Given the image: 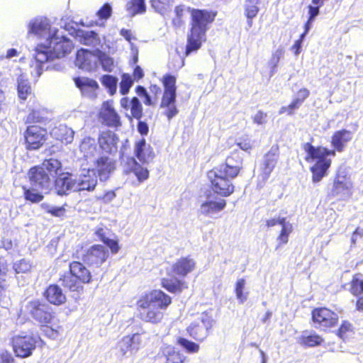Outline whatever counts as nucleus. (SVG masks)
<instances>
[{
    "label": "nucleus",
    "mask_w": 363,
    "mask_h": 363,
    "mask_svg": "<svg viewBox=\"0 0 363 363\" xmlns=\"http://www.w3.org/2000/svg\"><path fill=\"white\" fill-rule=\"evenodd\" d=\"M187 13L190 15V28L184 51L186 56L198 51L206 41V33L215 21L218 12L216 10L187 6Z\"/></svg>",
    "instance_id": "obj_1"
},
{
    "label": "nucleus",
    "mask_w": 363,
    "mask_h": 363,
    "mask_svg": "<svg viewBox=\"0 0 363 363\" xmlns=\"http://www.w3.org/2000/svg\"><path fill=\"white\" fill-rule=\"evenodd\" d=\"M172 303L169 296L161 290H152L142 295L137 301L140 318L152 323H160L163 318V310Z\"/></svg>",
    "instance_id": "obj_2"
},
{
    "label": "nucleus",
    "mask_w": 363,
    "mask_h": 363,
    "mask_svg": "<svg viewBox=\"0 0 363 363\" xmlns=\"http://www.w3.org/2000/svg\"><path fill=\"white\" fill-rule=\"evenodd\" d=\"M134 155L141 164L133 157L123 158L122 162L123 172L127 174L133 173L137 177L138 182L142 183L149 177V171L145 165L153 159L155 155L152 147L146 143L144 138L135 142Z\"/></svg>",
    "instance_id": "obj_3"
},
{
    "label": "nucleus",
    "mask_w": 363,
    "mask_h": 363,
    "mask_svg": "<svg viewBox=\"0 0 363 363\" xmlns=\"http://www.w3.org/2000/svg\"><path fill=\"white\" fill-rule=\"evenodd\" d=\"M303 148L306 152V160L314 162L310 169L312 172V181L318 183L328 175V170L331 165V160L328 157H335V150H330L323 147H315L309 143L303 144Z\"/></svg>",
    "instance_id": "obj_4"
},
{
    "label": "nucleus",
    "mask_w": 363,
    "mask_h": 363,
    "mask_svg": "<svg viewBox=\"0 0 363 363\" xmlns=\"http://www.w3.org/2000/svg\"><path fill=\"white\" fill-rule=\"evenodd\" d=\"M235 177H228V174L218 167L208 172V179L211 184V189L215 194L221 196H230L235 190L232 180Z\"/></svg>",
    "instance_id": "obj_5"
},
{
    "label": "nucleus",
    "mask_w": 363,
    "mask_h": 363,
    "mask_svg": "<svg viewBox=\"0 0 363 363\" xmlns=\"http://www.w3.org/2000/svg\"><path fill=\"white\" fill-rule=\"evenodd\" d=\"M213 322L214 320L211 315L206 312L202 313L187 328V333L194 339L203 341L208 335Z\"/></svg>",
    "instance_id": "obj_6"
},
{
    "label": "nucleus",
    "mask_w": 363,
    "mask_h": 363,
    "mask_svg": "<svg viewBox=\"0 0 363 363\" xmlns=\"http://www.w3.org/2000/svg\"><path fill=\"white\" fill-rule=\"evenodd\" d=\"M30 186L33 189L40 190L42 193L48 194L53 188L54 179L49 174L38 166L31 168L28 172Z\"/></svg>",
    "instance_id": "obj_7"
},
{
    "label": "nucleus",
    "mask_w": 363,
    "mask_h": 363,
    "mask_svg": "<svg viewBox=\"0 0 363 363\" xmlns=\"http://www.w3.org/2000/svg\"><path fill=\"white\" fill-rule=\"evenodd\" d=\"M26 310L33 319L42 324L50 323L54 317L52 307L38 300L29 301Z\"/></svg>",
    "instance_id": "obj_8"
},
{
    "label": "nucleus",
    "mask_w": 363,
    "mask_h": 363,
    "mask_svg": "<svg viewBox=\"0 0 363 363\" xmlns=\"http://www.w3.org/2000/svg\"><path fill=\"white\" fill-rule=\"evenodd\" d=\"M91 162L94 166L91 169L94 171V174L99 178L101 182L107 181L116 167V160L105 155L94 158Z\"/></svg>",
    "instance_id": "obj_9"
},
{
    "label": "nucleus",
    "mask_w": 363,
    "mask_h": 363,
    "mask_svg": "<svg viewBox=\"0 0 363 363\" xmlns=\"http://www.w3.org/2000/svg\"><path fill=\"white\" fill-rule=\"evenodd\" d=\"M109 252L102 245H94L84 251L82 260L91 267L99 268L108 257Z\"/></svg>",
    "instance_id": "obj_10"
},
{
    "label": "nucleus",
    "mask_w": 363,
    "mask_h": 363,
    "mask_svg": "<svg viewBox=\"0 0 363 363\" xmlns=\"http://www.w3.org/2000/svg\"><path fill=\"white\" fill-rule=\"evenodd\" d=\"M38 340H40V337L38 336H15L12 342L16 356L22 358L30 356Z\"/></svg>",
    "instance_id": "obj_11"
},
{
    "label": "nucleus",
    "mask_w": 363,
    "mask_h": 363,
    "mask_svg": "<svg viewBox=\"0 0 363 363\" xmlns=\"http://www.w3.org/2000/svg\"><path fill=\"white\" fill-rule=\"evenodd\" d=\"M51 55L55 58H61L70 53L74 48L72 41L65 37L57 35V30L48 41Z\"/></svg>",
    "instance_id": "obj_12"
},
{
    "label": "nucleus",
    "mask_w": 363,
    "mask_h": 363,
    "mask_svg": "<svg viewBox=\"0 0 363 363\" xmlns=\"http://www.w3.org/2000/svg\"><path fill=\"white\" fill-rule=\"evenodd\" d=\"M26 147L28 150L40 148L47 140V131L38 125L27 128L24 133Z\"/></svg>",
    "instance_id": "obj_13"
},
{
    "label": "nucleus",
    "mask_w": 363,
    "mask_h": 363,
    "mask_svg": "<svg viewBox=\"0 0 363 363\" xmlns=\"http://www.w3.org/2000/svg\"><path fill=\"white\" fill-rule=\"evenodd\" d=\"M331 194L342 199L349 198L352 194V183L345 170H339L334 180Z\"/></svg>",
    "instance_id": "obj_14"
},
{
    "label": "nucleus",
    "mask_w": 363,
    "mask_h": 363,
    "mask_svg": "<svg viewBox=\"0 0 363 363\" xmlns=\"http://www.w3.org/2000/svg\"><path fill=\"white\" fill-rule=\"evenodd\" d=\"M57 30H52L51 24L47 18H36L28 24V34H33L40 39H46L47 42Z\"/></svg>",
    "instance_id": "obj_15"
},
{
    "label": "nucleus",
    "mask_w": 363,
    "mask_h": 363,
    "mask_svg": "<svg viewBox=\"0 0 363 363\" xmlns=\"http://www.w3.org/2000/svg\"><path fill=\"white\" fill-rule=\"evenodd\" d=\"M76 191H93L98 183L97 176L94 171L88 168L84 169L78 177H74Z\"/></svg>",
    "instance_id": "obj_16"
},
{
    "label": "nucleus",
    "mask_w": 363,
    "mask_h": 363,
    "mask_svg": "<svg viewBox=\"0 0 363 363\" xmlns=\"http://www.w3.org/2000/svg\"><path fill=\"white\" fill-rule=\"evenodd\" d=\"M312 318L315 327L318 328L333 327L338 320L337 315L326 308L314 309L312 313Z\"/></svg>",
    "instance_id": "obj_17"
},
{
    "label": "nucleus",
    "mask_w": 363,
    "mask_h": 363,
    "mask_svg": "<svg viewBox=\"0 0 363 363\" xmlns=\"http://www.w3.org/2000/svg\"><path fill=\"white\" fill-rule=\"evenodd\" d=\"M75 64L80 69L88 72L95 70L97 68V50L92 52L83 48L79 50L76 55Z\"/></svg>",
    "instance_id": "obj_18"
},
{
    "label": "nucleus",
    "mask_w": 363,
    "mask_h": 363,
    "mask_svg": "<svg viewBox=\"0 0 363 363\" xmlns=\"http://www.w3.org/2000/svg\"><path fill=\"white\" fill-rule=\"evenodd\" d=\"M53 186L59 196L68 195L71 191H76L74 176L68 172L60 174L54 179Z\"/></svg>",
    "instance_id": "obj_19"
},
{
    "label": "nucleus",
    "mask_w": 363,
    "mask_h": 363,
    "mask_svg": "<svg viewBox=\"0 0 363 363\" xmlns=\"http://www.w3.org/2000/svg\"><path fill=\"white\" fill-rule=\"evenodd\" d=\"M226 206V201L223 199L213 200V196L207 195L206 200L203 202L199 208V213L205 216L212 218L216 213L223 211Z\"/></svg>",
    "instance_id": "obj_20"
},
{
    "label": "nucleus",
    "mask_w": 363,
    "mask_h": 363,
    "mask_svg": "<svg viewBox=\"0 0 363 363\" xmlns=\"http://www.w3.org/2000/svg\"><path fill=\"white\" fill-rule=\"evenodd\" d=\"M218 168L226 172L228 177H236L242 168V158L238 153L234 152L226 158L225 164Z\"/></svg>",
    "instance_id": "obj_21"
},
{
    "label": "nucleus",
    "mask_w": 363,
    "mask_h": 363,
    "mask_svg": "<svg viewBox=\"0 0 363 363\" xmlns=\"http://www.w3.org/2000/svg\"><path fill=\"white\" fill-rule=\"evenodd\" d=\"M196 262L190 257L178 259L172 266V271L179 277H185L188 274L194 270Z\"/></svg>",
    "instance_id": "obj_22"
},
{
    "label": "nucleus",
    "mask_w": 363,
    "mask_h": 363,
    "mask_svg": "<svg viewBox=\"0 0 363 363\" xmlns=\"http://www.w3.org/2000/svg\"><path fill=\"white\" fill-rule=\"evenodd\" d=\"M118 138L117 135L111 132H103L99 138L100 147L106 152L114 154L118 150Z\"/></svg>",
    "instance_id": "obj_23"
},
{
    "label": "nucleus",
    "mask_w": 363,
    "mask_h": 363,
    "mask_svg": "<svg viewBox=\"0 0 363 363\" xmlns=\"http://www.w3.org/2000/svg\"><path fill=\"white\" fill-rule=\"evenodd\" d=\"M100 116L106 124L111 127L120 125V118L110 102H104L100 111Z\"/></svg>",
    "instance_id": "obj_24"
},
{
    "label": "nucleus",
    "mask_w": 363,
    "mask_h": 363,
    "mask_svg": "<svg viewBox=\"0 0 363 363\" xmlns=\"http://www.w3.org/2000/svg\"><path fill=\"white\" fill-rule=\"evenodd\" d=\"M69 274L78 279L83 284H89L91 280V274L89 270L79 262L69 263Z\"/></svg>",
    "instance_id": "obj_25"
},
{
    "label": "nucleus",
    "mask_w": 363,
    "mask_h": 363,
    "mask_svg": "<svg viewBox=\"0 0 363 363\" xmlns=\"http://www.w3.org/2000/svg\"><path fill=\"white\" fill-rule=\"evenodd\" d=\"M353 134L351 131L343 129L336 131L333 137L331 143L337 152H342L346 147L347 143L352 140Z\"/></svg>",
    "instance_id": "obj_26"
},
{
    "label": "nucleus",
    "mask_w": 363,
    "mask_h": 363,
    "mask_svg": "<svg viewBox=\"0 0 363 363\" xmlns=\"http://www.w3.org/2000/svg\"><path fill=\"white\" fill-rule=\"evenodd\" d=\"M44 295L46 299L53 305L60 306L66 301V296L61 288L55 284L48 286Z\"/></svg>",
    "instance_id": "obj_27"
},
{
    "label": "nucleus",
    "mask_w": 363,
    "mask_h": 363,
    "mask_svg": "<svg viewBox=\"0 0 363 363\" xmlns=\"http://www.w3.org/2000/svg\"><path fill=\"white\" fill-rule=\"evenodd\" d=\"M52 134L62 143L69 144L73 140L74 132L65 125H60L52 130Z\"/></svg>",
    "instance_id": "obj_28"
},
{
    "label": "nucleus",
    "mask_w": 363,
    "mask_h": 363,
    "mask_svg": "<svg viewBox=\"0 0 363 363\" xmlns=\"http://www.w3.org/2000/svg\"><path fill=\"white\" fill-rule=\"evenodd\" d=\"M80 150L86 160L91 162L96 158L95 155L97 152L95 140L91 138H84L80 145Z\"/></svg>",
    "instance_id": "obj_29"
},
{
    "label": "nucleus",
    "mask_w": 363,
    "mask_h": 363,
    "mask_svg": "<svg viewBox=\"0 0 363 363\" xmlns=\"http://www.w3.org/2000/svg\"><path fill=\"white\" fill-rule=\"evenodd\" d=\"M278 153L277 149L272 148L264 157L263 161V171L264 174L269 177L271 172L273 171L275 167L277 160H278Z\"/></svg>",
    "instance_id": "obj_30"
},
{
    "label": "nucleus",
    "mask_w": 363,
    "mask_h": 363,
    "mask_svg": "<svg viewBox=\"0 0 363 363\" xmlns=\"http://www.w3.org/2000/svg\"><path fill=\"white\" fill-rule=\"evenodd\" d=\"M38 167L42 168L46 174H49V176L55 179L61 171L62 164L59 160L50 158L44 160L42 164Z\"/></svg>",
    "instance_id": "obj_31"
},
{
    "label": "nucleus",
    "mask_w": 363,
    "mask_h": 363,
    "mask_svg": "<svg viewBox=\"0 0 363 363\" xmlns=\"http://www.w3.org/2000/svg\"><path fill=\"white\" fill-rule=\"evenodd\" d=\"M75 86L80 91H96L99 89L97 82L87 77H76L73 78Z\"/></svg>",
    "instance_id": "obj_32"
},
{
    "label": "nucleus",
    "mask_w": 363,
    "mask_h": 363,
    "mask_svg": "<svg viewBox=\"0 0 363 363\" xmlns=\"http://www.w3.org/2000/svg\"><path fill=\"white\" fill-rule=\"evenodd\" d=\"M162 286L168 291L172 293L181 292L183 289L186 288L185 283L177 277L163 278L162 279Z\"/></svg>",
    "instance_id": "obj_33"
},
{
    "label": "nucleus",
    "mask_w": 363,
    "mask_h": 363,
    "mask_svg": "<svg viewBox=\"0 0 363 363\" xmlns=\"http://www.w3.org/2000/svg\"><path fill=\"white\" fill-rule=\"evenodd\" d=\"M260 0H246L245 5V15L250 27L252 26V19L257 16L259 8L258 6Z\"/></svg>",
    "instance_id": "obj_34"
},
{
    "label": "nucleus",
    "mask_w": 363,
    "mask_h": 363,
    "mask_svg": "<svg viewBox=\"0 0 363 363\" xmlns=\"http://www.w3.org/2000/svg\"><path fill=\"white\" fill-rule=\"evenodd\" d=\"M60 279L64 287L71 291L79 292L83 290V283L69 273L63 275Z\"/></svg>",
    "instance_id": "obj_35"
},
{
    "label": "nucleus",
    "mask_w": 363,
    "mask_h": 363,
    "mask_svg": "<svg viewBox=\"0 0 363 363\" xmlns=\"http://www.w3.org/2000/svg\"><path fill=\"white\" fill-rule=\"evenodd\" d=\"M162 353L166 357L167 363H183L185 360V357L172 346L163 347Z\"/></svg>",
    "instance_id": "obj_36"
},
{
    "label": "nucleus",
    "mask_w": 363,
    "mask_h": 363,
    "mask_svg": "<svg viewBox=\"0 0 363 363\" xmlns=\"http://www.w3.org/2000/svg\"><path fill=\"white\" fill-rule=\"evenodd\" d=\"M76 38L83 45H92L97 41L98 35L94 30L85 31L78 30L76 32Z\"/></svg>",
    "instance_id": "obj_37"
},
{
    "label": "nucleus",
    "mask_w": 363,
    "mask_h": 363,
    "mask_svg": "<svg viewBox=\"0 0 363 363\" xmlns=\"http://www.w3.org/2000/svg\"><path fill=\"white\" fill-rule=\"evenodd\" d=\"M35 59L38 63L42 65L48 62L50 59L54 58L51 55L49 45L39 44L35 48Z\"/></svg>",
    "instance_id": "obj_38"
},
{
    "label": "nucleus",
    "mask_w": 363,
    "mask_h": 363,
    "mask_svg": "<svg viewBox=\"0 0 363 363\" xmlns=\"http://www.w3.org/2000/svg\"><path fill=\"white\" fill-rule=\"evenodd\" d=\"M116 349L118 350V355L121 357H128L136 352L135 350L133 348L130 336H125L119 341Z\"/></svg>",
    "instance_id": "obj_39"
},
{
    "label": "nucleus",
    "mask_w": 363,
    "mask_h": 363,
    "mask_svg": "<svg viewBox=\"0 0 363 363\" xmlns=\"http://www.w3.org/2000/svg\"><path fill=\"white\" fill-rule=\"evenodd\" d=\"M280 225L281 226V230L277 239L278 242L277 249H278L281 245H284L288 242L289 236L293 230L292 224L289 221H286V218H283L282 223L280 224Z\"/></svg>",
    "instance_id": "obj_40"
},
{
    "label": "nucleus",
    "mask_w": 363,
    "mask_h": 363,
    "mask_svg": "<svg viewBox=\"0 0 363 363\" xmlns=\"http://www.w3.org/2000/svg\"><path fill=\"white\" fill-rule=\"evenodd\" d=\"M51 113L46 108L33 110L28 116V121L32 123H45L50 120Z\"/></svg>",
    "instance_id": "obj_41"
},
{
    "label": "nucleus",
    "mask_w": 363,
    "mask_h": 363,
    "mask_svg": "<svg viewBox=\"0 0 363 363\" xmlns=\"http://www.w3.org/2000/svg\"><path fill=\"white\" fill-rule=\"evenodd\" d=\"M301 94H298L296 98L288 106H282L279 110V114L287 112L288 114H292L293 112L299 108L303 101L308 97V94L306 92H300Z\"/></svg>",
    "instance_id": "obj_42"
},
{
    "label": "nucleus",
    "mask_w": 363,
    "mask_h": 363,
    "mask_svg": "<svg viewBox=\"0 0 363 363\" xmlns=\"http://www.w3.org/2000/svg\"><path fill=\"white\" fill-rule=\"evenodd\" d=\"M126 9L132 16L144 13L146 11L145 0H130L127 3Z\"/></svg>",
    "instance_id": "obj_43"
},
{
    "label": "nucleus",
    "mask_w": 363,
    "mask_h": 363,
    "mask_svg": "<svg viewBox=\"0 0 363 363\" xmlns=\"http://www.w3.org/2000/svg\"><path fill=\"white\" fill-rule=\"evenodd\" d=\"M99 62L103 69L106 72H111L114 69V60L106 52L97 50V62Z\"/></svg>",
    "instance_id": "obj_44"
},
{
    "label": "nucleus",
    "mask_w": 363,
    "mask_h": 363,
    "mask_svg": "<svg viewBox=\"0 0 363 363\" xmlns=\"http://www.w3.org/2000/svg\"><path fill=\"white\" fill-rule=\"evenodd\" d=\"M175 18L172 20V24L175 27H180L185 23V16L187 13V7L179 5L174 8Z\"/></svg>",
    "instance_id": "obj_45"
},
{
    "label": "nucleus",
    "mask_w": 363,
    "mask_h": 363,
    "mask_svg": "<svg viewBox=\"0 0 363 363\" xmlns=\"http://www.w3.org/2000/svg\"><path fill=\"white\" fill-rule=\"evenodd\" d=\"M24 190V197L26 200L29 201L32 203H39L40 202L44 196L40 190L33 189V186H30V189L23 188Z\"/></svg>",
    "instance_id": "obj_46"
},
{
    "label": "nucleus",
    "mask_w": 363,
    "mask_h": 363,
    "mask_svg": "<svg viewBox=\"0 0 363 363\" xmlns=\"http://www.w3.org/2000/svg\"><path fill=\"white\" fill-rule=\"evenodd\" d=\"M101 82L108 91H116L118 79L116 77L105 74L101 77Z\"/></svg>",
    "instance_id": "obj_47"
},
{
    "label": "nucleus",
    "mask_w": 363,
    "mask_h": 363,
    "mask_svg": "<svg viewBox=\"0 0 363 363\" xmlns=\"http://www.w3.org/2000/svg\"><path fill=\"white\" fill-rule=\"evenodd\" d=\"M177 344L190 353H196L199 350V345L198 344L183 337L177 339Z\"/></svg>",
    "instance_id": "obj_48"
},
{
    "label": "nucleus",
    "mask_w": 363,
    "mask_h": 363,
    "mask_svg": "<svg viewBox=\"0 0 363 363\" xmlns=\"http://www.w3.org/2000/svg\"><path fill=\"white\" fill-rule=\"evenodd\" d=\"M130 111L132 116L135 118L140 119L142 117V105L139 99L136 97H133V99L130 100Z\"/></svg>",
    "instance_id": "obj_49"
},
{
    "label": "nucleus",
    "mask_w": 363,
    "mask_h": 363,
    "mask_svg": "<svg viewBox=\"0 0 363 363\" xmlns=\"http://www.w3.org/2000/svg\"><path fill=\"white\" fill-rule=\"evenodd\" d=\"M177 79L174 75L167 74L163 76L162 82L164 86V91H176Z\"/></svg>",
    "instance_id": "obj_50"
},
{
    "label": "nucleus",
    "mask_w": 363,
    "mask_h": 363,
    "mask_svg": "<svg viewBox=\"0 0 363 363\" xmlns=\"http://www.w3.org/2000/svg\"><path fill=\"white\" fill-rule=\"evenodd\" d=\"M323 341V338L315 333L311 334L308 336H303L302 337L303 344L308 347H315L319 345L322 343Z\"/></svg>",
    "instance_id": "obj_51"
},
{
    "label": "nucleus",
    "mask_w": 363,
    "mask_h": 363,
    "mask_svg": "<svg viewBox=\"0 0 363 363\" xmlns=\"http://www.w3.org/2000/svg\"><path fill=\"white\" fill-rule=\"evenodd\" d=\"M13 269L17 274L19 273H27L31 269V264L28 260L22 259L13 264Z\"/></svg>",
    "instance_id": "obj_52"
},
{
    "label": "nucleus",
    "mask_w": 363,
    "mask_h": 363,
    "mask_svg": "<svg viewBox=\"0 0 363 363\" xmlns=\"http://www.w3.org/2000/svg\"><path fill=\"white\" fill-rule=\"evenodd\" d=\"M245 285V281L244 279H240L236 282L235 294L240 303H243L247 300V295L243 294Z\"/></svg>",
    "instance_id": "obj_53"
},
{
    "label": "nucleus",
    "mask_w": 363,
    "mask_h": 363,
    "mask_svg": "<svg viewBox=\"0 0 363 363\" xmlns=\"http://www.w3.org/2000/svg\"><path fill=\"white\" fill-rule=\"evenodd\" d=\"M112 14V8L108 3H105L96 12L99 19L107 20Z\"/></svg>",
    "instance_id": "obj_54"
},
{
    "label": "nucleus",
    "mask_w": 363,
    "mask_h": 363,
    "mask_svg": "<svg viewBox=\"0 0 363 363\" xmlns=\"http://www.w3.org/2000/svg\"><path fill=\"white\" fill-rule=\"evenodd\" d=\"M350 291L353 295H358L363 293V280L358 279L356 276L351 281Z\"/></svg>",
    "instance_id": "obj_55"
},
{
    "label": "nucleus",
    "mask_w": 363,
    "mask_h": 363,
    "mask_svg": "<svg viewBox=\"0 0 363 363\" xmlns=\"http://www.w3.org/2000/svg\"><path fill=\"white\" fill-rule=\"evenodd\" d=\"M176 99V92H164L161 107L167 108L174 104Z\"/></svg>",
    "instance_id": "obj_56"
},
{
    "label": "nucleus",
    "mask_w": 363,
    "mask_h": 363,
    "mask_svg": "<svg viewBox=\"0 0 363 363\" xmlns=\"http://www.w3.org/2000/svg\"><path fill=\"white\" fill-rule=\"evenodd\" d=\"M133 83V79L129 74H123L121 75V81L120 82V91H129Z\"/></svg>",
    "instance_id": "obj_57"
},
{
    "label": "nucleus",
    "mask_w": 363,
    "mask_h": 363,
    "mask_svg": "<svg viewBox=\"0 0 363 363\" xmlns=\"http://www.w3.org/2000/svg\"><path fill=\"white\" fill-rule=\"evenodd\" d=\"M18 91H28L30 89V84L24 74H20L18 77Z\"/></svg>",
    "instance_id": "obj_58"
},
{
    "label": "nucleus",
    "mask_w": 363,
    "mask_h": 363,
    "mask_svg": "<svg viewBox=\"0 0 363 363\" xmlns=\"http://www.w3.org/2000/svg\"><path fill=\"white\" fill-rule=\"evenodd\" d=\"M104 243L109 247L112 254H116L120 250L118 242L116 240L108 238Z\"/></svg>",
    "instance_id": "obj_59"
},
{
    "label": "nucleus",
    "mask_w": 363,
    "mask_h": 363,
    "mask_svg": "<svg viewBox=\"0 0 363 363\" xmlns=\"http://www.w3.org/2000/svg\"><path fill=\"white\" fill-rule=\"evenodd\" d=\"M279 60H280V55L279 54H277V53L272 54V55L268 62V65L270 68L272 74L276 71L278 64L279 62Z\"/></svg>",
    "instance_id": "obj_60"
},
{
    "label": "nucleus",
    "mask_w": 363,
    "mask_h": 363,
    "mask_svg": "<svg viewBox=\"0 0 363 363\" xmlns=\"http://www.w3.org/2000/svg\"><path fill=\"white\" fill-rule=\"evenodd\" d=\"M108 230L106 228L99 227L95 231V235L98 238L103 242L106 241L108 238L106 236Z\"/></svg>",
    "instance_id": "obj_61"
},
{
    "label": "nucleus",
    "mask_w": 363,
    "mask_h": 363,
    "mask_svg": "<svg viewBox=\"0 0 363 363\" xmlns=\"http://www.w3.org/2000/svg\"><path fill=\"white\" fill-rule=\"evenodd\" d=\"M130 339L133 345V348H134L135 351H138L142 342L140 335L139 333H135L132 336H130Z\"/></svg>",
    "instance_id": "obj_62"
},
{
    "label": "nucleus",
    "mask_w": 363,
    "mask_h": 363,
    "mask_svg": "<svg viewBox=\"0 0 363 363\" xmlns=\"http://www.w3.org/2000/svg\"><path fill=\"white\" fill-rule=\"evenodd\" d=\"M267 113L262 111H258L253 117L254 123L258 125H263L267 122Z\"/></svg>",
    "instance_id": "obj_63"
},
{
    "label": "nucleus",
    "mask_w": 363,
    "mask_h": 363,
    "mask_svg": "<svg viewBox=\"0 0 363 363\" xmlns=\"http://www.w3.org/2000/svg\"><path fill=\"white\" fill-rule=\"evenodd\" d=\"M352 325L350 323L346 321L343 322L338 331L339 336L342 339L345 338V337L346 336V333L350 331Z\"/></svg>",
    "instance_id": "obj_64"
}]
</instances>
